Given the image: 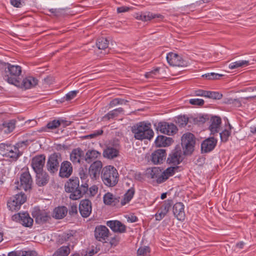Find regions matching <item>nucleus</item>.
Returning a JSON list of instances; mask_svg holds the SVG:
<instances>
[{"label": "nucleus", "instance_id": "nucleus-1", "mask_svg": "<svg viewBox=\"0 0 256 256\" xmlns=\"http://www.w3.org/2000/svg\"><path fill=\"white\" fill-rule=\"evenodd\" d=\"M178 169V166H170L162 172L160 168L154 167L148 170V174L151 178L156 179L157 183L162 184L174 175Z\"/></svg>", "mask_w": 256, "mask_h": 256}, {"label": "nucleus", "instance_id": "nucleus-2", "mask_svg": "<svg viewBox=\"0 0 256 256\" xmlns=\"http://www.w3.org/2000/svg\"><path fill=\"white\" fill-rule=\"evenodd\" d=\"M132 132L134 134V138L138 140H150L154 136V132L151 128L150 124L144 122H140L133 126Z\"/></svg>", "mask_w": 256, "mask_h": 256}, {"label": "nucleus", "instance_id": "nucleus-3", "mask_svg": "<svg viewBox=\"0 0 256 256\" xmlns=\"http://www.w3.org/2000/svg\"><path fill=\"white\" fill-rule=\"evenodd\" d=\"M101 178L106 186L113 187L118 182L119 174L117 170L114 166H107L102 170Z\"/></svg>", "mask_w": 256, "mask_h": 256}, {"label": "nucleus", "instance_id": "nucleus-4", "mask_svg": "<svg viewBox=\"0 0 256 256\" xmlns=\"http://www.w3.org/2000/svg\"><path fill=\"white\" fill-rule=\"evenodd\" d=\"M4 70V79L10 84L16 86H20V76L22 73V68L18 65L6 64Z\"/></svg>", "mask_w": 256, "mask_h": 256}, {"label": "nucleus", "instance_id": "nucleus-5", "mask_svg": "<svg viewBox=\"0 0 256 256\" xmlns=\"http://www.w3.org/2000/svg\"><path fill=\"white\" fill-rule=\"evenodd\" d=\"M66 191L70 192V198L77 200L81 198L80 188V181L78 177H72L65 184Z\"/></svg>", "mask_w": 256, "mask_h": 256}, {"label": "nucleus", "instance_id": "nucleus-6", "mask_svg": "<svg viewBox=\"0 0 256 256\" xmlns=\"http://www.w3.org/2000/svg\"><path fill=\"white\" fill-rule=\"evenodd\" d=\"M181 144L185 155H190L194 150L196 144L194 136L190 132H186L182 135L181 138Z\"/></svg>", "mask_w": 256, "mask_h": 256}, {"label": "nucleus", "instance_id": "nucleus-7", "mask_svg": "<svg viewBox=\"0 0 256 256\" xmlns=\"http://www.w3.org/2000/svg\"><path fill=\"white\" fill-rule=\"evenodd\" d=\"M22 170L20 176V184L19 187L17 186L16 188L20 190L23 189L26 191L32 188L33 183L32 178L28 167L23 168Z\"/></svg>", "mask_w": 256, "mask_h": 256}, {"label": "nucleus", "instance_id": "nucleus-8", "mask_svg": "<svg viewBox=\"0 0 256 256\" xmlns=\"http://www.w3.org/2000/svg\"><path fill=\"white\" fill-rule=\"evenodd\" d=\"M184 154L180 146H177L169 154L167 162L170 164L177 166L182 162Z\"/></svg>", "mask_w": 256, "mask_h": 256}, {"label": "nucleus", "instance_id": "nucleus-9", "mask_svg": "<svg viewBox=\"0 0 256 256\" xmlns=\"http://www.w3.org/2000/svg\"><path fill=\"white\" fill-rule=\"evenodd\" d=\"M166 60L170 65L173 66H186L188 62L184 60L181 56L174 52H170L167 54Z\"/></svg>", "mask_w": 256, "mask_h": 256}, {"label": "nucleus", "instance_id": "nucleus-10", "mask_svg": "<svg viewBox=\"0 0 256 256\" xmlns=\"http://www.w3.org/2000/svg\"><path fill=\"white\" fill-rule=\"evenodd\" d=\"M46 162V156L44 154H38L31 160V166L34 172L44 170Z\"/></svg>", "mask_w": 256, "mask_h": 256}, {"label": "nucleus", "instance_id": "nucleus-11", "mask_svg": "<svg viewBox=\"0 0 256 256\" xmlns=\"http://www.w3.org/2000/svg\"><path fill=\"white\" fill-rule=\"evenodd\" d=\"M103 164L101 161L96 160L88 168V174L92 180H96L99 178L100 172L102 170Z\"/></svg>", "mask_w": 256, "mask_h": 256}, {"label": "nucleus", "instance_id": "nucleus-12", "mask_svg": "<svg viewBox=\"0 0 256 256\" xmlns=\"http://www.w3.org/2000/svg\"><path fill=\"white\" fill-rule=\"evenodd\" d=\"M60 156V154L59 153L54 152L48 157L46 168L50 172L54 174L58 170L60 166L58 159Z\"/></svg>", "mask_w": 256, "mask_h": 256}, {"label": "nucleus", "instance_id": "nucleus-13", "mask_svg": "<svg viewBox=\"0 0 256 256\" xmlns=\"http://www.w3.org/2000/svg\"><path fill=\"white\" fill-rule=\"evenodd\" d=\"M135 18L138 20L142 22L150 21L152 19H158V20H162L164 18V16L160 14H154L150 12H144L137 13L135 14Z\"/></svg>", "mask_w": 256, "mask_h": 256}, {"label": "nucleus", "instance_id": "nucleus-14", "mask_svg": "<svg viewBox=\"0 0 256 256\" xmlns=\"http://www.w3.org/2000/svg\"><path fill=\"white\" fill-rule=\"evenodd\" d=\"M158 128L161 133L169 136L175 134L178 130L176 126L174 124L166 122H159Z\"/></svg>", "mask_w": 256, "mask_h": 256}, {"label": "nucleus", "instance_id": "nucleus-15", "mask_svg": "<svg viewBox=\"0 0 256 256\" xmlns=\"http://www.w3.org/2000/svg\"><path fill=\"white\" fill-rule=\"evenodd\" d=\"M32 214L34 218H35L36 222L38 224H43L48 222L50 218L49 212L38 208H34Z\"/></svg>", "mask_w": 256, "mask_h": 256}, {"label": "nucleus", "instance_id": "nucleus-16", "mask_svg": "<svg viewBox=\"0 0 256 256\" xmlns=\"http://www.w3.org/2000/svg\"><path fill=\"white\" fill-rule=\"evenodd\" d=\"M79 210L83 218H88L92 211V204L88 199L81 200L79 204Z\"/></svg>", "mask_w": 256, "mask_h": 256}, {"label": "nucleus", "instance_id": "nucleus-17", "mask_svg": "<svg viewBox=\"0 0 256 256\" xmlns=\"http://www.w3.org/2000/svg\"><path fill=\"white\" fill-rule=\"evenodd\" d=\"M173 202L172 200H165L160 206V208L157 213L155 214L156 220H162L168 212Z\"/></svg>", "mask_w": 256, "mask_h": 256}, {"label": "nucleus", "instance_id": "nucleus-18", "mask_svg": "<svg viewBox=\"0 0 256 256\" xmlns=\"http://www.w3.org/2000/svg\"><path fill=\"white\" fill-rule=\"evenodd\" d=\"M109 230L104 226H98L96 227L94 236L100 242L105 241L108 237Z\"/></svg>", "mask_w": 256, "mask_h": 256}, {"label": "nucleus", "instance_id": "nucleus-19", "mask_svg": "<svg viewBox=\"0 0 256 256\" xmlns=\"http://www.w3.org/2000/svg\"><path fill=\"white\" fill-rule=\"evenodd\" d=\"M72 166L71 163L67 160H64L62 162L59 176L62 178H68L72 173Z\"/></svg>", "mask_w": 256, "mask_h": 256}, {"label": "nucleus", "instance_id": "nucleus-20", "mask_svg": "<svg viewBox=\"0 0 256 256\" xmlns=\"http://www.w3.org/2000/svg\"><path fill=\"white\" fill-rule=\"evenodd\" d=\"M14 218L19 220V222L26 227H31L33 224V219L28 212L18 213L14 216Z\"/></svg>", "mask_w": 256, "mask_h": 256}, {"label": "nucleus", "instance_id": "nucleus-21", "mask_svg": "<svg viewBox=\"0 0 256 256\" xmlns=\"http://www.w3.org/2000/svg\"><path fill=\"white\" fill-rule=\"evenodd\" d=\"M217 144V140L210 137L204 140L201 144L202 152L207 153L212 150Z\"/></svg>", "mask_w": 256, "mask_h": 256}, {"label": "nucleus", "instance_id": "nucleus-22", "mask_svg": "<svg viewBox=\"0 0 256 256\" xmlns=\"http://www.w3.org/2000/svg\"><path fill=\"white\" fill-rule=\"evenodd\" d=\"M106 225L114 232L124 233L126 232V226L119 220L108 221Z\"/></svg>", "mask_w": 256, "mask_h": 256}, {"label": "nucleus", "instance_id": "nucleus-23", "mask_svg": "<svg viewBox=\"0 0 256 256\" xmlns=\"http://www.w3.org/2000/svg\"><path fill=\"white\" fill-rule=\"evenodd\" d=\"M70 122L68 121L62 120H54L52 121L48 122L45 128H42L40 131H46V130L50 129L54 130L58 128L60 126L62 125L64 127L68 126Z\"/></svg>", "mask_w": 256, "mask_h": 256}, {"label": "nucleus", "instance_id": "nucleus-24", "mask_svg": "<svg viewBox=\"0 0 256 256\" xmlns=\"http://www.w3.org/2000/svg\"><path fill=\"white\" fill-rule=\"evenodd\" d=\"M184 206L182 202H176L173 206V213L175 217L179 220L184 219Z\"/></svg>", "mask_w": 256, "mask_h": 256}, {"label": "nucleus", "instance_id": "nucleus-25", "mask_svg": "<svg viewBox=\"0 0 256 256\" xmlns=\"http://www.w3.org/2000/svg\"><path fill=\"white\" fill-rule=\"evenodd\" d=\"M166 152L164 149H158L155 150L152 154V161L154 164H159L166 159Z\"/></svg>", "mask_w": 256, "mask_h": 256}, {"label": "nucleus", "instance_id": "nucleus-26", "mask_svg": "<svg viewBox=\"0 0 256 256\" xmlns=\"http://www.w3.org/2000/svg\"><path fill=\"white\" fill-rule=\"evenodd\" d=\"M38 80L36 78L29 76L24 78L22 82H20V86H17L26 90L34 87L38 84Z\"/></svg>", "mask_w": 256, "mask_h": 256}, {"label": "nucleus", "instance_id": "nucleus-27", "mask_svg": "<svg viewBox=\"0 0 256 256\" xmlns=\"http://www.w3.org/2000/svg\"><path fill=\"white\" fill-rule=\"evenodd\" d=\"M222 120L219 116H212L210 119V124L209 126V130L212 134H215L218 132Z\"/></svg>", "mask_w": 256, "mask_h": 256}, {"label": "nucleus", "instance_id": "nucleus-28", "mask_svg": "<svg viewBox=\"0 0 256 256\" xmlns=\"http://www.w3.org/2000/svg\"><path fill=\"white\" fill-rule=\"evenodd\" d=\"M35 173L36 174V183L38 186H44L48 182L49 176L46 172L42 170Z\"/></svg>", "mask_w": 256, "mask_h": 256}, {"label": "nucleus", "instance_id": "nucleus-29", "mask_svg": "<svg viewBox=\"0 0 256 256\" xmlns=\"http://www.w3.org/2000/svg\"><path fill=\"white\" fill-rule=\"evenodd\" d=\"M83 156L84 152L80 148H75L70 154V159L74 164H80Z\"/></svg>", "mask_w": 256, "mask_h": 256}, {"label": "nucleus", "instance_id": "nucleus-30", "mask_svg": "<svg viewBox=\"0 0 256 256\" xmlns=\"http://www.w3.org/2000/svg\"><path fill=\"white\" fill-rule=\"evenodd\" d=\"M119 151L116 148L111 147H106L103 152V156L108 159H113L118 156Z\"/></svg>", "mask_w": 256, "mask_h": 256}, {"label": "nucleus", "instance_id": "nucleus-31", "mask_svg": "<svg viewBox=\"0 0 256 256\" xmlns=\"http://www.w3.org/2000/svg\"><path fill=\"white\" fill-rule=\"evenodd\" d=\"M67 213L68 209L66 206H58L54 210L52 216L56 219H62L66 215Z\"/></svg>", "mask_w": 256, "mask_h": 256}, {"label": "nucleus", "instance_id": "nucleus-32", "mask_svg": "<svg viewBox=\"0 0 256 256\" xmlns=\"http://www.w3.org/2000/svg\"><path fill=\"white\" fill-rule=\"evenodd\" d=\"M124 112V110L122 108H118L116 109H114L110 112H109L108 114H105L102 117L103 120H110L111 119H114L116 117H118L120 114H123Z\"/></svg>", "mask_w": 256, "mask_h": 256}, {"label": "nucleus", "instance_id": "nucleus-33", "mask_svg": "<svg viewBox=\"0 0 256 256\" xmlns=\"http://www.w3.org/2000/svg\"><path fill=\"white\" fill-rule=\"evenodd\" d=\"M103 201L106 205L115 206L119 200L110 192L106 193L103 197Z\"/></svg>", "mask_w": 256, "mask_h": 256}, {"label": "nucleus", "instance_id": "nucleus-34", "mask_svg": "<svg viewBox=\"0 0 256 256\" xmlns=\"http://www.w3.org/2000/svg\"><path fill=\"white\" fill-rule=\"evenodd\" d=\"M100 156V153L94 150H88L86 154L85 160L90 163Z\"/></svg>", "mask_w": 256, "mask_h": 256}, {"label": "nucleus", "instance_id": "nucleus-35", "mask_svg": "<svg viewBox=\"0 0 256 256\" xmlns=\"http://www.w3.org/2000/svg\"><path fill=\"white\" fill-rule=\"evenodd\" d=\"M171 138L164 136H158L155 140V144L158 147L166 146H168Z\"/></svg>", "mask_w": 256, "mask_h": 256}, {"label": "nucleus", "instance_id": "nucleus-36", "mask_svg": "<svg viewBox=\"0 0 256 256\" xmlns=\"http://www.w3.org/2000/svg\"><path fill=\"white\" fill-rule=\"evenodd\" d=\"M5 154V156L10 158H12L14 160H16L20 156L19 150L18 148L14 146H10L7 152Z\"/></svg>", "mask_w": 256, "mask_h": 256}, {"label": "nucleus", "instance_id": "nucleus-37", "mask_svg": "<svg viewBox=\"0 0 256 256\" xmlns=\"http://www.w3.org/2000/svg\"><path fill=\"white\" fill-rule=\"evenodd\" d=\"M135 192L134 188H131L128 190L124 194L123 198L121 200L122 206H124L128 203L133 198Z\"/></svg>", "mask_w": 256, "mask_h": 256}, {"label": "nucleus", "instance_id": "nucleus-38", "mask_svg": "<svg viewBox=\"0 0 256 256\" xmlns=\"http://www.w3.org/2000/svg\"><path fill=\"white\" fill-rule=\"evenodd\" d=\"M250 64L248 60H240L230 64L228 68L231 70H233L238 68L244 67L250 65Z\"/></svg>", "mask_w": 256, "mask_h": 256}, {"label": "nucleus", "instance_id": "nucleus-39", "mask_svg": "<svg viewBox=\"0 0 256 256\" xmlns=\"http://www.w3.org/2000/svg\"><path fill=\"white\" fill-rule=\"evenodd\" d=\"M232 126L228 124L226 126V128L220 134L222 142H226L228 140V138L231 134Z\"/></svg>", "mask_w": 256, "mask_h": 256}, {"label": "nucleus", "instance_id": "nucleus-40", "mask_svg": "<svg viewBox=\"0 0 256 256\" xmlns=\"http://www.w3.org/2000/svg\"><path fill=\"white\" fill-rule=\"evenodd\" d=\"M8 256H37V253L35 251L12 252L8 254Z\"/></svg>", "mask_w": 256, "mask_h": 256}, {"label": "nucleus", "instance_id": "nucleus-41", "mask_svg": "<svg viewBox=\"0 0 256 256\" xmlns=\"http://www.w3.org/2000/svg\"><path fill=\"white\" fill-rule=\"evenodd\" d=\"M109 44L108 40L104 38H100L98 39L96 46L98 49L105 50L108 48Z\"/></svg>", "mask_w": 256, "mask_h": 256}, {"label": "nucleus", "instance_id": "nucleus-42", "mask_svg": "<svg viewBox=\"0 0 256 256\" xmlns=\"http://www.w3.org/2000/svg\"><path fill=\"white\" fill-rule=\"evenodd\" d=\"M70 253V248L68 246H62L58 248L52 256H68Z\"/></svg>", "mask_w": 256, "mask_h": 256}, {"label": "nucleus", "instance_id": "nucleus-43", "mask_svg": "<svg viewBox=\"0 0 256 256\" xmlns=\"http://www.w3.org/2000/svg\"><path fill=\"white\" fill-rule=\"evenodd\" d=\"M160 70L159 68H156L153 70L149 72H147L145 74L144 76L146 78H160Z\"/></svg>", "mask_w": 256, "mask_h": 256}, {"label": "nucleus", "instance_id": "nucleus-44", "mask_svg": "<svg viewBox=\"0 0 256 256\" xmlns=\"http://www.w3.org/2000/svg\"><path fill=\"white\" fill-rule=\"evenodd\" d=\"M3 127L4 128L6 133H10L13 131L15 128V122L10 120L8 122H5L3 124Z\"/></svg>", "mask_w": 256, "mask_h": 256}, {"label": "nucleus", "instance_id": "nucleus-45", "mask_svg": "<svg viewBox=\"0 0 256 256\" xmlns=\"http://www.w3.org/2000/svg\"><path fill=\"white\" fill-rule=\"evenodd\" d=\"M7 205L9 209L12 211L18 210L21 206L16 200L10 198L8 202Z\"/></svg>", "mask_w": 256, "mask_h": 256}, {"label": "nucleus", "instance_id": "nucleus-46", "mask_svg": "<svg viewBox=\"0 0 256 256\" xmlns=\"http://www.w3.org/2000/svg\"><path fill=\"white\" fill-rule=\"evenodd\" d=\"M10 199L16 200L19 204L22 206L26 201V197L24 194L20 193L16 194L14 196Z\"/></svg>", "mask_w": 256, "mask_h": 256}, {"label": "nucleus", "instance_id": "nucleus-47", "mask_svg": "<svg viewBox=\"0 0 256 256\" xmlns=\"http://www.w3.org/2000/svg\"><path fill=\"white\" fill-rule=\"evenodd\" d=\"M222 96V94L218 92L206 90V98L214 100H220Z\"/></svg>", "mask_w": 256, "mask_h": 256}, {"label": "nucleus", "instance_id": "nucleus-48", "mask_svg": "<svg viewBox=\"0 0 256 256\" xmlns=\"http://www.w3.org/2000/svg\"><path fill=\"white\" fill-rule=\"evenodd\" d=\"M150 248L148 246L140 247L137 251V256H149Z\"/></svg>", "mask_w": 256, "mask_h": 256}, {"label": "nucleus", "instance_id": "nucleus-49", "mask_svg": "<svg viewBox=\"0 0 256 256\" xmlns=\"http://www.w3.org/2000/svg\"><path fill=\"white\" fill-rule=\"evenodd\" d=\"M49 11L56 17L62 16L65 14V10L64 8H52Z\"/></svg>", "mask_w": 256, "mask_h": 256}, {"label": "nucleus", "instance_id": "nucleus-50", "mask_svg": "<svg viewBox=\"0 0 256 256\" xmlns=\"http://www.w3.org/2000/svg\"><path fill=\"white\" fill-rule=\"evenodd\" d=\"M88 172H87L86 168H82L79 170V176L82 181H88Z\"/></svg>", "mask_w": 256, "mask_h": 256}, {"label": "nucleus", "instance_id": "nucleus-51", "mask_svg": "<svg viewBox=\"0 0 256 256\" xmlns=\"http://www.w3.org/2000/svg\"><path fill=\"white\" fill-rule=\"evenodd\" d=\"M222 74H216L214 72L208 73L202 76V77L206 78L207 80H216L222 76Z\"/></svg>", "mask_w": 256, "mask_h": 256}, {"label": "nucleus", "instance_id": "nucleus-52", "mask_svg": "<svg viewBox=\"0 0 256 256\" xmlns=\"http://www.w3.org/2000/svg\"><path fill=\"white\" fill-rule=\"evenodd\" d=\"M177 121L180 126H184L187 124L188 121V118L185 116H179L178 118Z\"/></svg>", "mask_w": 256, "mask_h": 256}, {"label": "nucleus", "instance_id": "nucleus-53", "mask_svg": "<svg viewBox=\"0 0 256 256\" xmlns=\"http://www.w3.org/2000/svg\"><path fill=\"white\" fill-rule=\"evenodd\" d=\"M78 90L70 91L67 94H66V96L64 97V99L67 101L70 100L74 98L76 96V94L78 93Z\"/></svg>", "mask_w": 256, "mask_h": 256}, {"label": "nucleus", "instance_id": "nucleus-54", "mask_svg": "<svg viewBox=\"0 0 256 256\" xmlns=\"http://www.w3.org/2000/svg\"><path fill=\"white\" fill-rule=\"evenodd\" d=\"M190 103L192 105L202 106L204 104V100L200 98H192L190 100Z\"/></svg>", "mask_w": 256, "mask_h": 256}, {"label": "nucleus", "instance_id": "nucleus-55", "mask_svg": "<svg viewBox=\"0 0 256 256\" xmlns=\"http://www.w3.org/2000/svg\"><path fill=\"white\" fill-rule=\"evenodd\" d=\"M10 145L5 144L4 143L0 144V154L4 156L8 150L10 148Z\"/></svg>", "mask_w": 256, "mask_h": 256}, {"label": "nucleus", "instance_id": "nucleus-56", "mask_svg": "<svg viewBox=\"0 0 256 256\" xmlns=\"http://www.w3.org/2000/svg\"><path fill=\"white\" fill-rule=\"evenodd\" d=\"M10 4L16 8H20L24 4V0H10Z\"/></svg>", "mask_w": 256, "mask_h": 256}, {"label": "nucleus", "instance_id": "nucleus-57", "mask_svg": "<svg viewBox=\"0 0 256 256\" xmlns=\"http://www.w3.org/2000/svg\"><path fill=\"white\" fill-rule=\"evenodd\" d=\"M88 182V181H84V184H82L81 186H80V192H81V198L84 194L87 192L88 190V184L87 183Z\"/></svg>", "mask_w": 256, "mask_h": 256}, {"label": "nucleus", "instance_id": "nucleus-58", "mask_svg": "<svg viewBox=\"0 0 256 256\" xmlns=\"http://www.w3.org/2000/svg\"><path fill=\"white\" fill-rule=\"evenodd\" d=\"M78 213V207L76 204H72L70 206L69 210V214L71 216L76 214Z\"/></svg>", "mask_w": 256, "mask_h": 256}, {"label": "nucleus", "instance_id": "nucleus-59", "mask_svg": "<svg viewBox=\"0 0 256 256\" xmlns=\"http://www.w3.org/2000/svg\"><path fill=\"white\" fill-rule=\"evenodd\" d=\"M206 90H198L194 91V95L196 96H206Z\"/></svg>", "mask_w": 256, "mask_h": 256}, {"label": "nucleus", "instance_id": "nucleus-60", "mask_svg": "<svg viewBox=\"0 0 256 256\" xmlns=\"http://www.w3.org/2000/svg\"><path fill=\"white\" fill-rule=\"evenodd\" d=\"M118 105H120L118 103V98H115L112 100L109 103L108 106L110 108H112Z\"/></svg>", "mask_w": 256, "mask_h": 256}, {"label": "nucleus", "instance_id": "nucleus-61", "mask_svg": "<svg viewBox=\"0 0 256 256\" xmlns=\"http://www.w3.org/2000/svg\"><path fill=\"white\" fill-rule=\"evenodd\" d=\"M196 120L197 122H200V124H204L208 120V118L206 116H198Z\"/></svg>", "mask_w": 256, "mask_h": 256}, {"label": "nucleus", "instance_id": "nucleus-62", "mask_svg": "<svg viewBox=\"0 0 256 256\" xmlns=\"http://www.w3.org/2000/svg\"><path fill=\"white\" fill-rule=\"evenodd\" d=\"M130 10V8L126 6H122L120 7H118L117 8V12L118 13L124 12L128 11Z\"/></svg>", "mask_w": 256, "mask_h": 256}, {"label": "nucleus", "instance_id": "nucleus-63", "mask_svg": "<svg viewBox=\"0 0 256 256\" xmlns=\"http://www.w3.org/2000/svg\"><path fill=\"white\" fill-rule=\"evenodd\" d=\"M98 188L96 186H94L90 188V192L92 196H94L98 192Z\"/></svg>", "mask_w": 256, "mask_h": 256}, {"label": "nucleus", "instance_id": "nucleus-64", "mask_svg": "<svg viewBox=\"0 0 256 256\" xmlns=\"http://www.w3.org/2000/svg\"><path fill=\"white\" fill-rule=\"evenodd\" d=\"M128 220L132 222H137L138 218L136 216L132 215L128 218Z\"/></svg>", "mask_w": 256, "mask_h": 256}]
</instances>
